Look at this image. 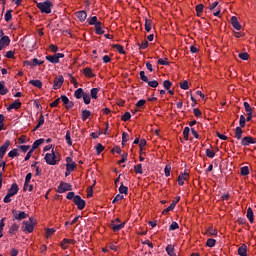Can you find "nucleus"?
Masks as SVG:
<instances>
[{
    "instance_id": "nucleus-1",
    "label": "nucleus",
    "mask_w": 256,
    "mask_h": 256,
    "mask_svg": "<svg viewBox=\"0 0 256 256\" xmlns=\"http://www.w3.org/2000/svg\"><path fill=\"white\" fill-rule=\"evenodd\" d=\"M36 5L38 9H40L41 13L46 14L51 13V9L53 8V3L49 0H46L45 2H37Z\"/></svg>"
},
{
    "instance_id": "nucleus-2",
    "label": "nucleus",
    "mask_w": 256,
    "mask_h": 256,
    "mask_svg": "<svg viewBox=\"0 0 256 256\" xmlns=\"http://www.w3.org/2000/svg\"><path fill=\"white\" fill-rule=\"evenodd\" d=\"M110 227L114 232L121 231L125 227V222H121L119 218H116L111 222Z\"/></svg>"
},
{
    "instance_id": "nucleus-3",
    "label": "nucleus",
    "mask_w": 256,
    "mask_h": 256,
    "mask_svg": "<svg viewBox=\"0 0 256 256\" xmlns=\"http://www.w3.org/2000/svg\"><path fill=\"white\" fill-rule=\"evenodd\" d=\"M45 161L48 165H57V156L55 155V152L47 153L45 155Z\"/></svg>"
},
{
    "instance_id": "nucleus-4",
    "label": "nucleus",
    "mask_w": 256,
    "mask_h": 256,
    "mask_svg": "<svg viewBox=\"0 0 256 256\" xmlns=\"http://www.w3.org/2000/svg\"><path fill=\"white\" fill-rule=\"evenodd\" d=\"M64 82H65V78H63V75L56 76L53 82V89L55 91H57V89H61Z\"/></svg>"
},
{
    "instance_id": "nucleus-5",
    "label": "nucleus",
    "mask_w": 256,
    "mask_h": 256,
    "mask_svg": "<svg viewBox=\"0 0 256 256\" xmlns=\"http://www.w3.org/2000/svg\"><path fill=\"white\" fill-rule=\"evenodd\" d=\"M63 57H65V54L56 53L54 55L46 56V60L49 61V63H59V59H63Z\"/></svg>"
},
{
    "instance_id": "nucleus-6",
    "label": "nucleus",
    "mask_w": 256,
    "mask_h": 256,
    "mask_svg": "<svg viewBox=\"0 0 256 256\" xmlns=\"http://www.w3.org/2000/svg\"><path fill=\"white\" fill-rule=\"evenodd\" d=\"M23 225L24 231H27L28 233H33V230L35 229V223L33 222V218H30L28 221H24Z\"/></svg>"
},
{
    "instance_id": "nucleus-7",
    "label": "nucleus",
    "mask_w": 256,
    "mask_h": 256,
    "mask_svg": "<svg viewBox=\"0 0 256 256\" xmlns=\"http://www.w3.org/2000/svg\"><path fill=\"white\" fill-rule=\"evenodd\" d=\"M66 162H67L66 171H68V173L75 171V168L77 167V163H75L71 157H67Z\"/></svg>"
},
{
    "instance_id": "nucleus-8",
    "label": "nucleus",
    "mask_w": 256,
    "mask_h": 256,
    "mask_svg": "<svg viewBox=\"0 0 256 256\" xmlns=\"http://www.w3.org/2000/svg\"><path fill=\"white\" fill-rule=\"evenodd\" d=\"M74 203L78 207L79 211H83V209H85V200H83L81 196L76 195L74 197Z\"/></svg>"
},
{
    "instance_id": "nucleus-9",
    "label": "nucleus",
    "mask_w": 256,
    "mask_h": 256,
    "mask_svg": "<svg viewBox=\"0 0 256 256\" xmlns=\"http://www.w3.org/2000/svg\"><path fill=\"white\" fill-rule=\"evenodd\" d=\"M256 139L251 136H246L241 140L243 147H249V145H255Z\"/></svg>"
},
{
    "instance_id": "nucleus-10",
    "label": "nucleus",
    "mask_w": 256,
    "mask_h": 256,
    "mask_svg": "<svg viewBox=\"0 0 256 256\" xmlns=\"http://www.w3.org/2000/svg\"><path fill=\"white\" fill-rule=\"evenodd\" d=\"M12 215L14 219L17 221H21L22 219H27V213L24 211H17V210H12Z\"/></svg>"
},
{
    "instance_id": "nucleus-11",
    "label": "nucleus",
    "mask_w": 256,
    "mask_h": 256,
    "mask_svg": "<svg viewBox=\"0 0 256 256\" xmlns=\"http://www.w3.org/2000/svg\"><path fill=\"white\" fill-rule=\"evenodd\" d=\"M72 186L69 183H60V185L58 186V193H67V191H71Z\"/></svg>"
},
{
    "instance_id": "nucleus-12",
    "label": "nucleus",
    "mask_w": 256,
    "mask_h": 256,
    "mask_svg": "<svg viewBox=\"0 0 256 256\" xmlns=\"http://www.w3.org/2000/svg\"><path fill=\"white\" fill-rule=\"evenodd\" d=\"M9 145H11V141L6 140L4 144L0 147V159H3V157H5V153H7Z\"/></svg>"
},
{
    "instance_id": "nucleus-13",
    "label": "nucleus",
    "mask_w": 256,
    "mask_h": 256,
    "mask_svg": "<svg viewBox=\"0 0 256 256\" xmlns=\"http://www.w3.org/2000/svg\"><path fill=\"white\" fill-rule=\"evenodd\" d=\"M10 43H11V39H9V36H3L0 39V51H2L5 47H8Z\"/></svg>"
},
{
    "instance_id": "nucleus-14",
    "label": "nucleus",
    "mask_w": 256,
    "mask_h": 256,
    "mask_svg": "<svg viewBox=\"0 0 256 256\" xmlns=\"http://www.w3.org/2000/svg\"><path fill=\"white\" fill-rule=\"evenodd\" d=\"M75 243H77V241H75L73 239L64 238L61 242V247H62V249H67V247H69V245H75Z\"/></svg>"
},
{
    "instance_id": "nucleus-15",
    "label": "nucleus",
    "mask_w": 256,
    "mask_h": 256,
    "mask_svg": "<svg viewBox=\"0 0 256 256\" xmlns=\"http://www.w3.org/2000/svg\"><path fill=\"white\" fill-rule=\"evenodd\" d=\"M231 25L234 29H236V31H241L242 29L241 23H239V20H237L235 16L231 17Z\"/></svg>"
},
{
    "instance_id": "nucleus-16",
    "label": "nucleus",
    "mask_w": 256,
    "mask_h": 256,
    "mask_svg": "<svg viewBox=\"0 0 256 256\" xmlns=\"http://www.w3.org/2000/svg\"><path fill=\"white\" fill-rule=\"evenodd\" d=\"M17 193H19V186L17 185V183H14V184L11 185L7 194L14 197V195H17Z\"/></svg>"
},
{
    "instance_id": "nucleus-17",
    "label": "nucleus",
    "mask_w": 256,
    "mask_h": 256,
    "mask_svg": "<svg viewBox=\"0 0 256 256\" xmlns=\"http://www.w3.org/2000/svg\"><path fill=\"white\" fill-rule=\"evenodd\" d=\"M189 179V174L188 173H182L178 177V185L182 186L185 185V181Z\"/></svg>"
},
{
    "instance_id": "nucleus-18",
    "label": "nucleus",
    "mask_w": 256,
    "mask_h": 256,
    "mask_svg": "<svg viewBox=\"0 0 256 256\" xmlns=\"http://www.w3.org/2000/svg\"><path fill=\"white\" fill-rule=\"evenodd\" d=\"M76 17L83 23L87 19V12L84 10L76 12Z\"/></svg>"
},
{
    "instance_id": "nucleus-19",
    "label": "nucleus",
    "mask_w": 256,
    "mask_h": 256,
    "mask_svg": "<svg viewBox=\"0 0 256 256\" xmlns=\"http://www.w3.org/2000/svg\"><path fill=\"white\" fill-rule=\"evenodd\" d=\"M247 219L250 221V223H254L255 222V218H254V215H253V209L251 207H249L247 209Z\"/></svg>"
},
{
    "instance_id": "nucleus-20",
    "label": "nucleus",
    "mask_w": 256,
    "mask_h": 256,
    "mask_svg": "<svg viewBox=\"0 0 256 256\" xmlns=\"http://www.w3.org/2000/svg\"><path fill=\"white\" fill-rule=\"evenodd\" d=\"M238 255L246 256L247 255V245H242L238 248Z\"/></svg>"
},
{
    "instance_id": "nucleus-21",
    "label": "nucleus",
    "mask_w": 256,
    "mask_h": 256,
    "mask_svg": "<svg viewBox=\"0 0 256 256\" xmlns=\"http://www.w3.org/2000/svg\"><path fill=\"white\" fill-rule=\"evenodd\" d=\"M30 85H33V87H37V89H41L43 87V82L41 80H30Z\"/></svg>"
},
{
    "instance_id": "nucleus-22",
    "label": "nucleus",
    "mask_w": 256,
    "mask_h": 256,
    "mask_svg": "<svg viewBox=\"0 0 256 256\" xmlns=\"http://www.w3.org/2000/svg\"><path fill=\"white\" fill-rule=\"evenodd\" d=\"M43 143H45V139H38L36 140L33 145H32V151H35V149H37L38 147H40V145H43Z\"/></svg>"
},
{
    "instance_id": "nucleus-23",
    "label": "nucleus",
    "mask_w": 256,
    "mask_h": 256,
    "mask_svg": "<svg viewBox=\"0 0 256 256\" xmlns=\"http://www.w3.org/2000/svg\"><path fill=\"white\" fill-rule=\"evenodd\" d=\"M101 22H98L97 24H95V33L97 35H103L105 33V31H103V29H101Z\"/></svg>"
},
{
    "instance_id": "nucleus-24",
    "label": "nucleus",
    "mask_w": 256,
    "mask_h": 256,
    "mask_svg": "<svg viewBox=\"0 0 256 256\" xmlns=\"http://www.w3.org/2000/svg\"><path fill=\"white\" fill-rule=\"evenodd\" d=\"M83 95H85V93L83 92V88H78L74 92V97H76V99H81L83 97Z\"/></svg>"
},
{
    "instance_id": "nucleus-25",
    "label": "nucleus",
    "mask_w": 256,
    "mask_h": 256,
    "mask_svg": "<svg viewBox=\"0 0 256 256\" xmlns=\"http://www.w3.org/2000/svg\"><path fill=\"white\" fill-rule=\"evenodd\" d=\"M20 108H21V101L19 100H16L12 104H10V106L8 107V109H20Z\"/></svg>"
},
{
    "instance_id": "nucleus-26",
    "label": "nucleus",
    "mask_w": 256,
    "mask_h": 256,
    "mask_svg": "<svg viewBox=\"0 0 256 256\" xmlns=\"http://www.w3.org/2000/svg\"><path fill=\"white\" fill-rule=\"evenodd\" d=\"M244 109H245L247 115L253 114V108H251V105H249L248 102H244Z\"/></svg>"
},
{
    "instance_id": "nucleus-27",
    "label": "nucleus",
    "mask_w": 256,
    "mask_h": 256,
    "mask_svg": "<svg viewBox=\"0 0 256 256\" xmlns=\"http://www.w3.org/2000/svg\"><path fill=\"white\" fill-rule=\"evenodd\" d=\"M175 205H177V202H172L168 208L162 211L163 215L169 213V211H173L175 209Z\"/></svg>"
},
{
    "instance_id": "nucleus-28",
    "label": "nucleus",
    "mask_w": 256,
    "mask_h": 256,
    "mask_svg": "<svg viewBox=\"0 0 256 256\" xmlns=\"http://www.w3.org/2000/svg\"><path fill=\"white\" fill-rule=\"evenodd\" d=\"M128 191H129V188H127V186H124L123 183H121V185L119 187V193L121 195H123V194L127 195Z\"/></svg>"
},
{
    "instance_id": "nucleus-29",
    "label": "nucleus",
    "mask_w": 256,
    "mask_h": 256,
    "mask_svg": "<svg viewBox=\"0 0 256 256\" xmlns=\"http://www.w3.org/2000/svg\"><path fill=\"white\" fill-rule=\"evenodd\" d=\"M235 137L236 139H241V137H243V130L241 129V127L236 128Z\"/></svg>"
},
{
    "instance_id": "nucleus-30",
    "label": "nucleus",
    "mask_w": 256,
    "mask_h": 256,
    "mask_svg": "<svg viewBox=\"0 0 256 256\" xmlns=\"http://www.w3.org/2000/svg\"><path fill=\"white\" fill-rule=\"evenodd\" d=\"M44 123H45V118L43 117V115H40L38 124L34 128V131H37V129H39V127H41Z\"/></svg>"
},
{
    "instance_id": "nucleus-31",
    "label": "nucleus",
    "mask_w": 256,
    "mask_h": 256,
    "mask_svg": "<svg viewBox=\"0 0 256 256\" xmlns=\"http://www.w3.org/2000/svg\"><path fill=\"white\" fill-rule=\"evenodd\" d=\"M89 117H91V111L83 110V112H82V121H86V119H89Z\"/></svg>"
},
{
    "instance_id": "nucleus-32",
    "label": "nucleus",
    "mask_w": 256,
    "mask_h": 256,
    "mask_svg": "<svg viewBox=\"0 0 256 256\" xmlns=\"http://www.w3.org/2000/svg\"><path fill=\"white\" fill-rule=\"evenodd\" d=\"M83 73L86 75V77H94L93 70H91L89 67L84 68Z\"/></svg>"
},
{
    "instance_id": "nucleus-33",
    "label": "nucleus",
    "mask_w": 256,
    "mask_h": 256,
    "mask_svg": "<svg viewBox=\"0 0 256 256\" xmlns=\"http://www.w3.org/2000/svg\"><path fill=\"white\" fill-rule=\"evenodd\" d=\"M11 13V10H7V12L4 15L5 21H7V23H9V21L13 19V15Z\"/></svg>"
},
{
    "instance_id": "nucleus-34",
    "label": "nucleus",
    "mask_w": 256,
    "mask_h": 256,
    "mask_svg": "<svg viewBox=\"0 0 256 256\" xmlns=\"http://www.w3.org/2000/svg\"><path fill=\"white\" fill-rule=\"evenodd\" d=\"M134 171L139 175H143V166L141 164H137L136 166H134Z\"/></svg>"
},
{
    "instance_id": "nucleus-35",
    "label": "nucleus",
    "mask_w": 256,
    "mask_h": 256,
    "mask_svg": "<svg viewBox=\"0 0 256 256\" xmlns=\"http://www.w3.org/2000/svg\"><path fill=\"white\" fill-rule=\"evenodd\" d=\"M151 27H152V22L149 19L145 20V31H147V33H149L151 31Z\"/></svg>"
},
{
    "instance_id": "nucleus-36",
    "label": "nucleus",
    "mask_w": 256,
    "mask_h": 256,
    "mask_svg": "<svg viewBox=\"0 0 256 256\" xmlns=\"http://www.w3.org/2000/svg\"><path fill=\"white\" fill-rule=\"evenodd\" d=\"M114 49H116L118 53H121V55H125V49L123 48V46L116 44L114 45Z\"/></svg>"
},
{
    "instance_id": "nucleus-37",
    "label": "nucleus",
    "mask_w": 256,
    "mask_h": 256,
    "mask_svg": "<svg viewBox=\"0 0 256 256\" xmlns=\"http://www.w3.org/2000/svg\"><path fill=\"white\" fill-rule=\"evenodd\" d=\"M65 139L69 146L73 145V141L71 140V132L70 131L66 132Z\"/></svg>"
},
{
    "instance_id": "nucleus-38",
    "label": "nucleus",
    "mask_w": 256,
    "mask_h": 256,
    "mask_svg": "<svg viewBox=\"0 0 256 256\" xmlns=\"http://www.w3.org/2000/svg\"><path fill=\"white\" fill-rule=\"evenodd\" d=\"M190 129H189V127H185L184 128V130H183V136H184V139L186 140V141H188L189 140V133H190Z\"/></svg>"
},
{
    "instance_id": "nucleus-39",
    "label": "nucleus",
    "mask_w": 256,
    "mask_h": 256,
    "mask_svg": "<svg viewBox=\"0 0 256 256\" xmlns=\"http://www.w3.org/2000/svg\"><path fill=\"white\" fill-rule=\"evenodd\" d=\"M82 97L85 105H89V103H91V96L89 94H84Z\"/></svg>"
},
{
    "instance_id": "nucleus-40",
    "label": "nucleus",
    "mask_w": 256,
    "mask_h": 256,
    "mask_svg": "<svg viewBox=\"0 0 256 256\" xmlns=\"http://www.w3.org/2000/svg\"><path fill=\"white\" fill-rule=\"evenodd\" d=\"M31 177H33V175L31 173H28L26 175V178H25V183H24V189H27V183H30L31 182Z\"/></svg>"
},
{
    "instance_id": "nucleus-41",
    "label": "nucleus",
    "mask_w": 256,
    "mask_h": 256,
    "mask_svg": "<svg viewBox=\"0 0 256 256\" xmlns=\"http://www.w3.org/2000/svg\"><path fill=\"white\" fill-rule=\"evenodd\" d=\"M88 23H89L90 25H97V23H99V22L97 21V16H93V17H91V18H88Z\"/></svg>"
},
{
    "instance_id": "nucleus-42",
    "label": "nucleus",
    "mask_w": 256,
    "mask_h": 256,
    "mask_svg": "<svg viewBox=\"0 0 256 256\" xmlns=\"http://www.w3.org/2000/svg\"><path fill=\"white\" fill-rule=\"evenodd\" d=\"M215 243H217V241L215 239H208L206 242L207 247H215Z\"/></svg>"
},
{
    "instance_id": "nucleus-43",
    "label": "nucleus",
    "mask_w": 256,
    "mask_h": 256,
    "mask_svg": "<svg viewBox=\"0 0 256 256\" xmlns=\"http://www.w3.org/2000/svg\"><path fill=\"white\" fill-rule=\"evenodd\" d=\"M37 65H43V61L37 58L32 59V67H37Z\"/></svg>"
},
{
    "instance_id": "nucleus-44",
    "label": "nucleus",
    "mask_w": 256,
    "mask_h": 256,
    "mask_svg": "<svg viewBox=\"0 0 256 256\" xmlns=\"http://www.w3.org/2000/svg\"><path fill=\"white\" fill-rule=\"evenodd\" d=\"M238 57H239L240 59H242V61H247V59H249V53H247V52L240 53V54L238 55Z\"/></svg>"
},
{
    "instance_id": "nucleus-45",
    "label": "nucleus",
    "mask_w": 256,
    "mask_h": 256,
    "mask_svg": "<svg viewBox=\"0 0 256 256\" xmlns=\"http://www.w3.org/2000/svg\"><path fill=\"white\" fill-rule=\"evenodd\" d=\"M99 93V88H93L91 90V97L92 99H97V94Z\"/></svg>"
},
{
    "instance_id": "nucleus-46",
    "label": "nucleus",
    "mask_w": 256,
    "mask_h": 256,
    "mask_svg": "<svg viewBox=\"0 0 256 256\" xmlns=\"http://www.w3.org/2000/svg\"><path fill=\"white\" fill-rule=\"evenodd\" d=\"M140 78H141L142 81H144V83L149 82V78L145 75V71L140 72Z\"/></svg>"
},
{
    "instance_id": "nucleus-47",
    "label": "nucleus",
    "mask_w": 256,
    "mask_h": 256,
    "mask_svg": "<svg viewBox=\"0 0 256 256\" xmlns=\"http://www.w3.org/2000/svg\"><path fill=\"white\" fill-rule=\"evenodd\" d=\"M240 173L243 176L249 175V167L247 166L242 167Z\"/></svg>"
},
{
    "instance_id": "nucleus-48",
    "label": "nucleus",
    "mask_w": 256,
    "mask_h": 256,
    "mask_svg": "<svg viewBox=\"0 0 256 256\" xmlns=\"http://www.w3.org/2000/svg\"><path fill=\"white\" fill-rule=\"evenodd\" d=\"M17 155H19V152L17 151V149H13L8 153V156L11 157L13 159V157H17Z\"/></svg>"
},
{
    "instance_id": "nucleus-49",
    "label": "nucleus",
    "mask_w": 256,
    "mask_h": 256,
    "mask_svg": "<svg viewBox=\"0 0 256 256\" xmlns=\"http://www.w3.org/2000/svg\"><path fill=\"white\" fill-rule=\"evenodd\" d=\"M171 85H172V83L169 80H165L163 83V86L166 89V91H169V89H171Z\"/></svg>"
},
{
    "instance_id": "nucleus-50",
    "label": "nucleus",
    "mask_w": 256,
    "mask_h": 256,
    "mask_svg": "<svg viewBox=\"0 0 256 256\" xmlns=\"http://www.w3.org/2000/svg\"><path fill=\"white\" fill-rule=\"evenodd\" d=\"M148 85L149 87L157 88L159 87V82H157V80L148 81Z\"/></svg>"
},
{
    "instance_id": "nucleus-51",
    "label": "nucleus",
    "mask_w": 256,
    "mask_h": 256,
    "mask_svg": "<svg viewBox=\"0 0 256 256\" xmlns=\"http://www.w3.org/2000/svg\"><path fill=\"white\" fill-rule=\"evenodd\" d=\"M129 141V134L127 132H123L122 134V144L127 143Z\"/></svg>"
},
{
    "instance_id": "nucleus-52",
    "label": "nucleus",
    "mask_w": 256,
    "mask_h": 256,
    "mask_svg": "<svg viewBox=\"0 0 256 256\" xmlns=\"http://www.w3.org/2000/svg\"><path fill=\"white\" fill-rule=\"evenodd\" d=\"M0 95H7V89L3 83L0 84Z\"/></svg>"
},
{
    "instance_id": "nucleus-53",
    "label": "nucleus",
    "mask_w": 256,
    "mask_h": 256,
    "mask_svg": "<svg viewBox=\"0 0 256 256\" xmlns=\"http://www.w3.org/2000/svg\"><path fill=\"white\" fill-rule=\"evenodd\" d=\"M207 233L209 235H215L217 236V230H215L212 226H210L208 229H207Z\"/></svg>"
},
{
    "instance_id": "nucleus-54",
    "label": "nucleus",
    "mask_w": 256,
    "mask_h": 256,
    "mask_svg": "<svg viewBox=\"0 0 256 256\" xmlns=\"http://www.w3.org/2000/svg\"><path fill=\"white\" fill-rule=\"evenodd\" d=\"M164 173H165L166 177H169V175H171V166L170 165L165 166Z\"/></svg>"
},
{
    "instance_id": "nucleus-55",
    "label": "nucleus",
    "mask_w": 256,
    "mask_h": 256,
    "mask_svg": "<svg viewBox=\"0 0 256 256\" xmlns=\"http://www.w3.org/2000/svg\"><path fill=\"white\" fill-rule=\"evenodd\" d=\"M149 47V42L147 40H144L141 44H139L140 49H147Z\"/></svg>"
},
{
    "instance_id": "nucleus-56",
    "label": "nucleus",
    "mask_w": 256,
    "mask_h": 256,
    "mask_svg": "<svg viewBox=\"0 0 256 256\" xmlns=\"http://www.w3.org/2000/svg\"><path fill=\"white\" fill-rule=\"evenodd\" d=\"M206 155L210 158L213 159L215 157V153L211 149H206Z\"/></svg>"
},
{
    "instance_id": "nucleus-57",
    "label": "nucleus",
    "mask_w": 256,
    "mask_h": 256,
    "mask_svg": "<svg viewBox=\"0 0 256 256\" xmlns=\"http://www.w3.org/2000/svg\"><path fill=\"white\" fill-rule=\"evenodd\" d=\"M53 233H55V229L54 228H49L46 230V237L49 239V237H51V235H53Z\"/></svg>"
},
{
    "instance_id": "nucleus-58",
    "label": "nucleus",
    "mask_w": 256,
    "mask_h": 256,
    "mask_svg": "<svg viewBox=\"0 0 256 256\" xmlns=\"http://www.w3.org/2000/svg\"><path fill=\"white\" fill-rule=\"evenodd\" d=\"M123 121H129L131 119V113L125 112V114L121 118Z\"/></svg>"
},
{
    "instance_id": "nucleus-59",
    "label": "nucleus",
    "mask_w": 256,
    "mask_h": 256,
    "mask_svg": "<svg viewBox=\"0 0 256 256\" xmlns=\"http://www.w3.org/2000/svg\"><path fill=\"white\" fill-rule=\"evenodd\" d=\"M123 199V194H118L115 196L114 200L112 201V203H117L119 201H122Z\"/></svg>"
},
{
    "instance_id": "nucleus-60",
    "label": "nucleus",
    "mask_w": 256,
    "mask_h": 256,
    "mask_svg": "<svg viewBox=\"0 0 256 256\" xmlns=\"http://www.w3.org/2000/svg\"><path fill=\"white\" fill-rule=\"evenodd\" d=\"M204 5L203 4H198L197 6H196V12L197 13H203V9H204Z\"/></svg>"
},
{
    "instance_id": "nucleus-61",
    "label": "nucleus",
    "mask_w": 256,
    "mask_h": 256,
    "mask_svg": "<svg viewBox=\"0 0 256 256\" xmlns=\"http://www.w3.org/2000/svg\"><path fill=\"white\" fill-rule=\"evenodd\" d=\"M103 149H105V147H103V145L97 144L96 151H97L98 155L102 153Z\"/></svg>"
},
{
    "instance_id": "nucleus-62",
    "label": "nucleus",
    "mask_w": 256,
    "mask_h": 256,
    "mask_svg": "<svg viewBox=\"0 0 256 256\" xmlns=\"http://www.w3.org/2000/svg\"><path fill=\"white\" fill-rule=\"evenodd\" d=\"M19 229V225L13 224L10 228V233H15Z\"/></svg>"
},
{
    "instance_id": "nucleus-63",
    "label": "nucleus",
    "mask_w": 256,
    "mask_h": 256,
    "mask_svg": "<svg viewBox=\"0 0 256 256\" xmlns=\"http://www.w3.org/2000/svg\"><path fill=\"white\" fill-rule=\"evenodd\" d=\"M87 197H93V186L88 187Z\"/></svg>"
},
{
    "instance_id": "nucleus-64",
    "label": "nucleus",
    "mask_w": 256,
    "mask_h": 256,
    "mask_svg": "<svg viewBox=\"0 0 256 256\" xmlns=\"http://www.w3.org/2000/svg\"><path fill=\"white\" fill-rule=\"evenodd\" d=\"M245 116L241 115L240 116V127H245Z\"/></svg>"
}]
</instances>
